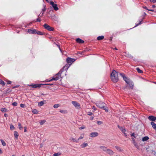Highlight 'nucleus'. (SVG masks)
<instances>
[{
    "label": "nucleus",
    "instance_id": "63",
    "mask_svg": "<svg viewBox=\"0 0 156 156\" xmlns=\"http://www.w3.org/2000/svg\"><path fill=\"white\" fill-rule=\"evenodd\" d=\"M46 1L48 3H50V0H46Z\"/></svg>",
    "mask_w": 156,
    "mask_h": 156
},
{
    "label": "nucleus",
    "instance_id": "2",
    "mask_svg": "<svg viewBox=\"0 0 156 156\" xmlns=\"http://www.w3.org/2000/svg\"><path fill=\"white\" fill-rule=\"evenodd\" d=\"M120 73H119L117 72L113 69L112 70V72L111 74V78L112 80L114 83H116L119 80L118 74H119Z\"/></svg>",
    "mask_w": 156,
    "mask_h": 156
},
{
    "label": "nucleus",
    "instance_id": "18",
    "mask_svg": "<svg viewBox=\"0 0 156 156\" xmlns=\"http://www.w3.org/2000/svg\"><path fill=\"white\" fill-rule=\"evenodd\" d=\"M76 41L77 43L79 44H82L84 42V41L82 40H76Z\"/></svg>",
    "mask_w": 156,
    "mask_h": 156
},
{
    "label": "nucleus",
    "instance_id": "19",
    "mask_svg": "<svg viewBox=\"0 0 156 156\" xmlns=\"http://www.w3.org/2000/svg\"><path fill=\"white\" fill-rule=\"evenodd\" d=\"M151 123L152 126L153 128L154 129H156V124L153 122H151Z\"/></svg>",
    "mask_w": 156,
    "mask_h": 156
},
{
    "label": "nucleus",
    "instance_id": "53",
    "mask_svg": "<svg viewBox=\"0 0 156 156\" xmlns=\"http://www.w3.org/2000/svg\"><path fill=\"white\" fill-rule=\"evenodd\" d=\"M43 85H53V84H50V83H49V84H43Z\"/></svg>",
    "mask_w": 156,
    "mask_h": 156
},
{
    "label": "nucleus",
    "instance_id": "23",
    "mask_svg": "<svg viewBox=\"0 0 156 156\" xmlns=\"http://www.w3.org/2000/svg\"><path fill=\"white\" fill-rule=\"evenodd\" d=\"M1 111L3 112H6L7 111V110L5 108H1Z\"/></svg>",
    "mask_w": 156,
    "mask_h": 156
},
{
    "label": "nucleus",
    "instance_id": "58",
    "mask_svg": "<svg viewBox=\"0 0 156 156\" xmlns=\"http://www.w3.org/2000/svg\"><path fill=\"white\" fill-rule=\"evenodd\" d=\"M132 140H133V143L134 142H136L135 141V139L133 138H132Z\"/></svg>",
    "mask_w": 156,
    "mask_h": 156
},
{
    "label": "nucleus",
    "instance_id": "24",
    "mask_svg": "<svg viewBox=\"0 0 156 156\" xmlns=\"http://www.w3.org/2000/svg\"><path fill=\"white\" fill-rule=\"evenodd\" d=\"M32 112L35 114H37L38 113V111L36 109H34L32 110Z\"/></svg>",
    "mask_w": 156,
    "mask_h": 156
},
{
    "label": "nucleus",
    "instance_id": "20",
    "mask_svg": "<svg viewBox=\"0 0 156 156\" xmlns=\"http://www.w3.org/2000/svg\"><path fill=\"white\" fill-rule=\"evenodd\" d=\"M149 139V137L148 136H146L145 137H144L142 139V140L143 141H145L147 140H148Z\"/></svg>",
    "mask_w": 156,
    "mask_h": 156
},
{
    "label": "nucleus",
    "instance_id": "37",
    "mask_svg": "<svg viewBox=\"0 0 156 156\" xmlns=\"http://www.w3.org/2000/svg\"><path fill=\"white\" fill-rule=\"evenodd\" d=\"M10 128L11 130H13L14 129L15 127L12 124L10 125Z\"/></svg>",
    "mask_w": 156,
    "mask_h": 156
},
{
    "label": "nucleus",
    "instance_id": "43",
    "mask_svg": "<svg viewBox=\"0 0 156 156\" xmlns=\"http://www.w3.org/2000/svg\"><path fill=\"white\" fill-rule=\"evenodd\" d=\"M45 10H46V9L45 8V7H44V8L42 9V11L41 12H42V14H44V12Z\"/></svg>",
    "mask_w": 156,
    "mask_h": 156
},
{
    "label": "nucleus",
    "instance_id": "62",
    "mask_svg": "<svg viewBox=\"0 0 156 156\" xmlns=\"http://www.w3.org/2000/svg\"><path fill=\"white\" fill-rule=\"evenodd\" d=\"M94 119V117L91 116L90 117V119L91 120H93Z\"/></svg>",
    "mask_w": 156,
    "mask_h": 156
},
{
    "label": "nucleus",
    "instance_id": "4",
    "mask_svg": "<svg viewBox=\"0 0 156 156\" xmlns=\"http://www.w3.org/2000/svg\"><path fill=\"white\" fill-rule=\"evenodd\" d=\"M70 65H69V64H66V65L65 66H64L63 68H62L61 69V70L59 71V72L58 73H57L58 75H60L62 73L63 71L64 70H66V69H68L69 68V66H70Z\"/></svg>",
    "mask_w": 156,
    "mask_h": 156
},
{
    "label": "nucleus",
    "instance_id": "34",
    "mask_svg": "<svg viewBox=\"0 0 156 156\" xmlns=\"http://www.w3.org/2000/svg\"><path fill=\"white\" fill-rule=\"evenodd\" d=\"M59 106V105L58 104H55L53 106V107L54 108H57Z\"/></svg>",
    "mask_w": 156,
    "mask_h": 156
},
{
    "label": "nucleus",
    "instance_id": "8",
    "mask_svg": "<svg viewBox=\"0 0 156 156\" xmlns=\"http://www.w3.org/2000/svg\"><path fill=\"white\" fill-rule=\"evenodd\" d=\"M50 3L52 6L55 10L57 11L58 9V8L57 6V5L56 4H54L53 2H50Z\"/></svg>",
    "mask_w": 156,
    "mask_h": 156
},
{
    "label": "nucleus",
    "instance_id": "11",
    "mask_svg": "<svg viewBox=\"0 0 156 156\" xmlns=\"http://www.w3.org/2000/svg\"><path fill=\"white\" fill-rule=\"evenodd\" d=\"M59 76L57 74H56L54 77H53L52 78L48 81L50 82L53 80L56 81L58 80Z\"/></svg>",
    "mask_w": 156,
    "mask_h": 156
},
{
    "label": "nucleus",
    "instance_id": "48",
    "mask_svg": "<svg viewBox=\"0 0 156 156\" xmlns=\"http://www.w3.org/2000/svg\"><path fill=\"white\" fill-rule=\"evenodd\" d=\"M56 45L58 47L60 50V51L61 52H62V50L61 49V48H60V46L58 45V44H56Z\"/></svg>",
    "mask_w": 156,
    "mask_h": 156
},
{
    "label": "nucleus",
    "instance_id": "39",
    "mask_svg": "<svg viewBox=\"0 0 156 156\" xmlns=\"http://www.w3.org/2000/svg\"><path fill=\"white\" fill-rule=\"evenodd\" d=\"M126 56L131 58H133V57L130 54H128Z\"/></svg>",
    "mask_w": 156,
    "mask_h": 156
},
{
    "label": "nucleus",
    "instance_id": "50",
    "mask_svg": "<svg viewBox=\"0 0 156 156\" xmlns=\"http://www.w3.org/2000/svg\"><path fill=\"white\" fill-rule=\"evenodd\" d=\"M131 136H133V137H134L135 138L136 137V136H135V134H134V133H133L131 135Z\"/></svg>",
    "mask_w": 156,
    "mask_h": 156
},
{
    "label": "nucleus",
    "instance_id": "40",
    "mask_svg": "<svg viewBox=\"0 0 156 156\" xmlns=\"http://www.w3.org/2000/svg\"><path fill=\"white\" fill-rule=\"evenodd\" d=\"M17 105V103L16 102H13V103H12V105L14 106H16Z\"/></svg>",
    "mask_w": 156,
    "mask_h": 156
},
{
    "label": "nucleus",
    "instance_id": "10",
    "mask_svg": "<svg viewBox=\"0 0 156 156\" xmlns=\"http://www.w3.org/2000/svg\"><path fill=\"white\" fill-rule=\"evenodd\" d=\"M66 61L68 63L71 64L75 61V59L74 58L68 57L66 59Z\"/></svg>",
    "mask_w": 156,
    "mask_h": 156
},
{
    "label": "nucleus",
    "instance_id": "42",
    "mask_svg": "<svg viewBox=\"0 0 156 156\" xmlns=\"http://www.w3.org/2000/svg\"><path fill=\"white\" fill-rule=\"evenodd\" d=\"M87 114L89 115H93V114L91 112H88L87 113Z\"/></svg>",
    "mask_w": 156,
    "mask_h": 156
},
{
    "label": "nucleus",
    "instance_id": "31",
    "mask_svg": "<svg viewBox=\"0 0 156 156\" xmlns=\"http://www.w3.org/2000/svg\"><path fill=\"white\" fill-rule=\"evenodd\" d=\"M19 128L21 130L23 129V127L21 126V124L20 123H18Z\"/></svg>",
    "mask_w": 156,
    "mask_h": 156
},
{
    "label": "nucleus",
    "instance_id": "3",
    "mask_svg": "<svg viewBox=\"0 0 156 156\" xmlns=\"http://www.w3.org/2000/svg\"><path fill=\"white\" fill-rule=\"evenodd\" d=\"M96 104L98 107L101 108H104V106L105 105V103L102 101H98Z\"/></svg>",
    "mask_w": 156,
    "mask_h": 156
},
{
    "label": "nucleus",
    "instance_id": "6",
    "mask_svg": "<svg viewBox=\"0 0 156 156\" xmlns=\"http://www.w3.org/2000/svg\"><path fill=\"white\" fill-rule=\"evenodd\" d=\"M27 33L30 34H36V30L33 28H31L28 29L27 31Z\"/></svg>",
    "mask_w": 156,
    "mask_h": 156
},
{
    "label": "nucleus",
    "instance_id": "21",
    "mask_svg": "<svg viewBox=\"0 0 156 156\" xmlns=\"http://www.w3.org/2000/svg\"><path fill=\"white\" fill-rule=\"evenodd\" d=\"M87 143H84L81 145V147L82 148H84L87 146Z\"/></svg>",
    "mask_w": 156,
    "mask_h": 156
},
{
    "label": "nucleus",
    "instance_id": "61",
    "mask_svg": "<svg viewBox=\"0 0 156 156\" xmlns=\"http://www.w3.org/2000/svg\"><path fill=\"white\" fill-rule=\"evenodd\" d=\"M148 10L152 12H154V9H148Z\"/></svg>",
    "mask_w": 156,
    "mask_h": 156
},
{
    "label": "nucleus",
    "instance_id": "12",
    "mask_svg": "<svg viewBox=\"0 0 156 156\" xmlns=\"http://www.w3.org/2000/svg\"><path fill=\"white\" fill-rule=\"evenodd\" d=\"M98 133L97 132H92L90 134V136L91 137H94L98 136Z\"/></svg>",
    "mask_w": 156,
    "mask_h": 156
},
{
    "label": "nucleus",
    "instance_id": "30",
    "mask_svg": "<svg viewBox=\"0 0 156 156\" xmlns=\"http://www.w3.org/2000/svg\"><path fill=\"white\" fill-rule=\"evenodd\" d=\"M2 144L3 146H5L6 145V143L5 142L2 140H1Z\"/></svg>",
    "mask_w": 156,
    "mask_h": 156
},
{
    "label": "nucleus",
    "instance_id": "22",
    "mask_svg": "<svg viewBox=\"0 0 156 156\" xmlns=\"http://www.w3.org/2000/svg\"><path fill=\"white\" fill-rule=\"evenodd\" d=\"M136 70L139 73H143V71L140 69L139 68H137L136 69Z\"/></svg>",
    "mask_w": 156,
    "mask_h": 156
},
{
    "label": "nucleus",
    "instance_id": "46",
    "mask_svg": "<svg viewBox=\"0 0 156 156\" xmlns=\"http://www.w3.org/2000/svg\"><path fill=\"white\" fill-rule=\"evenodd\" d=\"M102 123V122L101 121H98L97 122V124L98 125H100Z\"/></svg>",
    "mask_w": 156,
    "mask_h": 156
},
{
    "label": "nucleus",
    "instance_id": "29",
    "mask_svg": "<svg viewBox=\"0 0 156 156\" xmlns=\"http://www.w3.org/2000/svg\"><path fill=\"white\" fill-rule=\"evenodd\" d=\"M46 122V121L45 120H41L40 122V123L41 125H42L44 124V123Z\"/></svg>",
    "mask_w": 156,
    "mask_h": 156
},
{
    "label": "nucleus",
    "instance_id": "56",
    "mask_svg": "<svg viewBox=\"0 0 156 156\" xmlns=\"http://www.w3.org/2000/svg\"><path fill=\"white\" fill-rule=\"evenodd\" d=\"M19 86H14V87H13V88H18Z\"/></svg>",
    "mask_w": 156,
    "mask_h": 156
},
{
    "label": "nucleus",
    "instance_id": "52",
    "mask_svg": "<svg viewBox=\"0 0 156 156\" xmlns=\"http://www.w3.org/2000/svg\"><path fill=\"white\" fill-rule=\"evenodd\" d=\"M24 132H27V127H24Z\"/></svg>",
    "mask_w": 156,
    "mask_h": 156
},
{
    "label": "nucleus",
    "instance_id": "1",
    "mask_svg": "<svg viewBox=\"0 0 156 156\" xmlns=\"http://www.w3.org/2000/svg\"><path fill=\"white\" fill-rule=\"evenodd\" d=\"M119 74L122 77L123 80L129 85L128 87L129 88L133 89V88L134 84L133 82L131 81L129 78L125 76L124 73H119Z\"/></svg>",
    "mask_w": 156,
    "mask_h": 156
},
{
    "label": "nucleus",
    "instance_id": "28",
    "mask_svg": "<svg viewBox=\"0 0 156 156\" xmlns=\"http://www.w3.org/2000/svg\"><path fill=\"white\" fill-rule=\"evenodd\" d=\"M70 140H72L74 142H76V143L78 142V141L77 140L75 139V138H73L71 137V138H70Z\"/></svg>",
    "mask_w": 156,
    "mask_h": 156
},
{
    "label": "nucleus",
    "instance_id": "60",
    "mask_svg": "<svg viewBox=\"0 0 156 156\" xmlns=\"http://www.w3.org/2000/svg\"><path fill=\"white\" fill-rule=\"evenodd\" d=\"M143 8H144V9H147V10H148V9H147V7L146 6H144V7H143Z\"/></svg>",
    "mask_w": 156,
    "mask_h": 156
},
{
    "label": "nucleus",
    "instance_id": "41",
    "mask_svg": "<svg viewBox=\"0 0 156 156\" xmlns=\"http://www.w3.org/2000/svg\"><path fill=\"white\" fill-rule=\"evenodd\" d=\"M59 112L61 113H66V111H65L63 110H60Z\"/></svg>",
    "mask_w": 156,
    "mask_h": 156
},
{
    "label": "nucleus",
    "instance_id": "47",
    "mask_svg": "<svg viewBox=\"0 0 156 156\" xmlns=\"http://www.w3.org/2000/svg\"><path fill=\"white\" fill-rule=\"evenodd\" d=\"M20 107L22 108H24L25 106V105L23 104H21L20 105Z\"/></svg>",
    "mask_w": 156,
    "mask_h": 156
},
{
    "label": "nucleus",
    "instance_id": "25",
    "mask_svg": "<svg viewBox=\"0 0 156 156\" xmlns=\"http://www.w3.org/2000/svg\"><path fill=\"white\" fill-rule=\"evenodd\" d=\"M115 147L118 151H122L121 148L120 147L116 146H115Z\"/></svg>",
    "mask_w": 156,
    "mask_h": 156
},
{
    "label": "nucleus",
    "instance_id": "16",
    "mask_svg": "<svg viewBox=\"0 0 156 156\" xmlns=\"http://www.w3.org/2000/svg\"><path fill=\"white\" fill-rule=\"evenodd\" d=\"M100 148L101 149L103 150V151H105V152H106V151L108 149L106 147L103 146H100Z\"/></svg>",
    "mask_w": 156,
    "mask_h": 156
},
{
    "label": "nucleus",
    "instance_id": "44",
    "mask_svg": "<svg viewBox=\"0 0 156 156\" xmlns=\"http://www.w3.org/2000/svg\"><path fill=\"white\" fill-rule=\"evenodd\" d=\"M85 127L84 126H81V127H80L79 128L80 129H85Z\"/></svg>",
    "mask_w": 156,
    "mask_h": 156
},
{
    "label": "nucleus",
    "instance_id": "26",
    "mask_svg": "<svg viewBox=\"0 0 156 156\" xmlns=\"http://www.w3.org/2000/svg\"><path fill=\"white\" fill-rule=\"evenodd\" d=\"M36 34H37L38 35H42L43 34V33L40 31H37V30H36Z\"/></svg>",
    "mask_w": 156,
    "mask_h": 156
},
{
    "label": "nucleus",
    "instance_id": "7",
    "mask_svg": "<svg viewBox=\"0 0 156 156\" xmlns=\"http://www.w3.org/2000/svg\"><path fill=\"white\" fill-rule=\"evenodd\" d=\"M43 85L41 84H31L29 85V86L31 87L32 88H40L41 85Z\"/></svg>",
    "mask_w": 156,
    "mask_h": 156
},
{
    "label": "nucleus",
    "instance_id": "45",
    "mask_svg": "<svg viewBox=\"0 0 156 156\" xmlns=\"http://www.w3.org/2000/svg\"><path fill=\"white\" fill-rule=\"evenodd\" d=\"M11 91V90L10 89H8L6 91L7 93H9Z\"/></svg>",
    "mask_w": 156,
    "mask_h": 156
},
{
    "label": "nucleus",
    "instance_id": "54",
    "mask_svg": "<svg viewBox=\"0 0 156 156\" xmlns=\"http://www.w3.org/2000/svg\"><path fill=\"white\" fill-rule=\"evenodd\" d=\"M37 21H38V22H40L41 21V20L40 19L37 18Z\"/></svg>",
    "mask_w": 156,
    "mask_h": 156
},
{
    "label": "nucleus",
    "instance_id": "38",
    "mask_svg": "<svg viewBox=\"0 0 156 156\" xmlns=\"http://www.w3.org/2000/svg\"><path fill=\"white\" fill-rule=\"evenodd\" d=\"M84 137V134H81V136H80L79 139H78V140H79L80 139H83Z\"/></svg>",
    "mask_w": 156,
    "mask_h": 156
},
{
    "label": "nucleus",
    "instance_id": "5",
    "mask_svg": "<svg viewBox=\"0 0 156 156\" xmlns=\"http://www.w3.org/2000/svg\"><path fill=\"white\" fill-rule=\"evenodd\" d=\"M44 27L45 29L50 31H53L54 30V28L53 27H51L47 24H45L44 25Z\"/></svg>",
    "mask_w": 156,
    "mask_h": 156
},
{
    "label": "nucleus",
    "instance_id": "35",
    "mask_svg": "<svg viewBox=\"0 0 156 156\" xmlns=\"http://www.w3.org/2000/svg\"><path fill=\"white\" fill-rule=\"evenodd\" d=\"M133 144L138 149L139 146L137 145V144L136 143V142H134L133 143Z\"/></svg>",
    "mask_w": 156,
    "mask_h": 156
},
{
    "label": "nucleus",
    "instance_id": "17",
    "mask_svg": "<svg viewBox=\"0 0 156 156\" xmlns=\"http://www.w3.org/2000/svg\"><path fill=\"white\" fill-rule=\"evenodd\" d=\"M14 136L15 137L16 139H18V137L19 136L18 133L16 131H14Z\"/></svg>",
    "mask_w": 156,
    "mask_h": 156
},
{
    "label": "nucleus",
    "instance_id": "14",
    "mask_svg": "<svg viewBox=\"0 0 156 156\" xmlns=\"http://www.w3.org/2000/svg\"><path fill=\"white\" fill-rule=\"evenodd\" d=\"M106 152L110 155H112L113 154L114 152L112 150L109 149H107Z\"/></svg>",
    "mask_w": 156,
    "mask_h": 156
},
{
    "label": "nucleus",
    "instance_id": "57",
    "mask_svg": "<svg viewBox=\"0 0 156 156\" xmlns=\"http://www.w3.org/2000/svg\"><path fill=\"white\" fill-rule=\"evenodd\" d=\"M48 37L50 39L52 38V37L50 35H49L48 36Z\"/></svg>",
    "mask_w": 156,
    "mask_h": 156
},
{
    "label": "nucleus",
    "instance_id": "15",
    "mask_svg": "<svg viewBox=\"0 0 156 156\" xmlns=\"http://www.w3.org/2000/svg\"><path fill=\"white\" fill-rule=\"evenodd\" d=\"M46 102V101L45 100H44L42 101H41L38 103V106L39 107H41L44 104V102Z\"/></svg>",
    "mask_w": 156,
    "mask_h": 156
},
{
    "label": "nucleus",
    "instance_id": "13",
    "mask_svg": "<svg viewBox=\"0 0 156 156\" xmlns=\"http://www.w3.org/2000/svg\"><path fill=\"white\" fill-rule=\"evenodd\" d=\"M148 119L150 121H154L156 120V117L153 115H150L148 117Z\"/></svg>",
    "mask_w": 156,
    "mask_h": 156
},
{
    "label": "nucleus",
    "instance_id": "33",
    "mask_svg": "<svg viewBox=\"0 0 156 156\" xmlns=\"http://www.w3.org/2000/svg\"><path fill=\"white\" fill-rule=\"evenodd\" d=\"M61 155V153H55L54 154L53 156H58Z\"/></svg>",
    "mask_w": 156,
    "mask_h": 156
},
{
    "label": "nucleus",
    "instance_id": "59",
    "mask_svg": "<svg viewBox=\"0 0 156 156\" xmlns=\"http://www.w3.org/2000/svg\"><path fill=\"white\" fill-rule=\"evenodd\" d=\"M152 152H154V155L156 154V152L154 151H153Z\"/></svg>",
    "mask_w": 156,
    "mask_h": 156
},
{
    "label": "nucleus",
    "instance_id": "32",
    "mask_svg": "<svg viewBox=\"0 0 156 156\" xmlns=\"http://www.w3.org/2000/svg\"><path fill=\"white\" fill-rule=\"evenodd\" d=\"M0 84L2 85L3 86H4L5 85L4 82L2 80L0 81Z\"/></svg>",
    "mask_w": 156,
    "mask_h": 156
},
{
    "label": "nucleus",
    "instance_id": "9",
    "mask_svg": "<svg viewBox=\"0 0 156 156\" xmlns=\"http://www.w3.org/2000/svg\"><path fill=\"white\" fill-rule=\"evenodd\" d=\"M72 103L76 108L79 109L80 108V104L77 103V102L73 101L72 102Z\"/></svg>",
    "mask_w": 156,
    "mask_h": 156
},
{
    "label": "nucleus",
    "instance_id": "27",
    "mask_svg": "<svg viewBox=\"0 0 156 156\" xmlns=\"http://www.w3.org/2000/svg\"><path fill=\"white\" fill-rule=\"evenodd\" d=\"M102 109L105 110L106 112H108V108L107 107H105V106H104V108H102Z\"/></svg>",
    "mask_w": 156,
    "mask_h": 156
},
{
    "label": "nucleus",
    "instance_id": "64",
    "mask_svg": "<svg viewBox=\"0 0 156 156\" xmlns=\"http://www.w3.org/2000/svg\"><path fill=\"white\" fill-rule=\"evenodd\" d=\"M7 115L6 114H4V116L5 117H6Z\"/></svg>",
    "mask_w": 156,
    "mask_h": 156
},
{
    "label": "nucleus",
    "instance_id": "51",
    "mask_svg": "<svg viewBox=\"0 0 156 156\" xmlns=\"http://www.w3.org/2000/svg\"><path fill=\"white\" fill-rule=\"evenodd\" d=\"M12 83V82L8 80L7 82L8 84H11Z\"/></svg>",
    "mask_w": 156,
    "mask_h": 156
},
{
    "label": "nucleus",
    "instance_id": "49",
    "mask_svg": "<svg viewBox=\"0 0 156 156\" xmlns=\"http://www.w3.org/2000/svg\"><path fill=\"white\" fill-rule=\"evenodd\" d=\"M150 2L153 3H155L156 2V0H150Z\"/></svg>",
    "mask_w": 156,
    "mask_h": 156
},
{
    "label": "nucleus",
    "instance_id": "55",
    "mask_svg": "<svg viewBox=\"0 0 156 156\" xmlns=\"http://www.w3.org/2000/svg\"><path fill=\"white\" fill-rule=\"evenodd\" d=\"M141 21L140 22L138 23V24H137L136 25V26H135V27L139 25H140V24H141Z\"/></svg>",
    "mask_w": 156,
    "mask_h": 156
},
{
    "label": "nucleus",
    "instance_id": "36",
    "mask_svg": "<svg viewBox=\"0 0 156 156\" xmlns=\"http://www.w3.org/2000/svg\"><path fill=\"white\" fill-rule=\"evenodd\" d=\"M104 38V37L103 36H101L98 37L97 39H103Z\"/></svg>",
    "mask_w": 156,
    "mask_h": 156
}]
</instances>
